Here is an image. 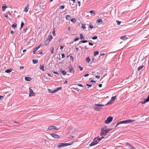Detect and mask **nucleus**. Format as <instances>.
<instances>
[{"instance_id":"1","label":"nucleus","mask_w":149,"mask_h":149,"mask_svg":"<svg viewBox=\"0 0 149 149\" xmlns=\"http://www.w3.org/2000/svg\"><path fill=\"white\" fill-rule=\"evenodd\" d=\"M111 130V128L106 129V127H102L101 128V136H105L109 131Z\"/></svg>"},{"instance_id":"2","label":"nucleus","mask_w":149,"mask_h":149,"mask_svg":"<svg viewBox=\"0 0 149 149\" xmlns=\"http://www.w3.org/2000/svg\"><path fill=\"white\" fill-rule=\"evenodd\" d=\"M104 137H100L98 136L94 139L93 141L90 144V146H92L97 144L98 142L101 140Z\"/></svg>"},{"instance_id":"3","label":"nucleus","mask_w":149,"mask_h":149,"mask_svg":"<svg viewBox=\"0 0 149 149\" xmlns=\"http://www.w3.org/2000/svg\"><path fill=\"white\" fill-rule=\"evenodd\" d=\"M135 120L132 119V120H125L121 121L118 122L117 125L115 126V127H116L119 124H128L132 123Z\"/></svg>"},{"instance_id":"4","label":"nucleus","mask_w":149,"mask_h":149,"mask_svg":"<svg viewBox=\"0 0 149 149\" xmlns=\"http://www.w3.org/2000/svg\"><path fill=\"white\" fill-rule=\"evenodd\" d=\"M73 143L70 142L68 143H60L58 146V148H63L65 146H69L71 145Z\"/></svg>"},{"instance_id":"5","label":"nucleus","mask_w":149,"mask_h":149,"mask_svg":"<svg viewBox=\"0 0 149 149\" xmlns=\"http://www.w3.org/2000/svg\"><path fill=\"white\" fill-rule=\"evenodd\" d=\"M104 105L102 104H95L94 109L97 111H98L102 109V107Z\"/></svg>"},{"instance_id":"6","label":"nucleus","mask_w":149,"mask_h":149,"mask_svg":"<svg viewBox=\"0 0 149 149\" xmlns=\"http://www.w3.org/2000/svg\"><path fill=\"white\" fill-rule=\"evenodd\" d=\"M113 117L111 116L108 117L107 120L105 121V123L106 124H108L111 122L112 120Z\"/></svg>"},{"instance_id":"7","label":"nucleus","mask_w":149,"mask_h":149,"mask_svg":"<svg viewBox=\"0 0 149 149\" xmlns=\"http://www.w3.org/2000/svg\"><path fill=\"white\" fill-rule=\"evenodd\" d=\"M62 89V88L61 87H59L57 88V89H56V90H54L53 91H50V89H48V91L49 93H55L59 90H61Z\"/></svg>"},{"instance_id":"8","label":"nucleus","mask_w":149,"mask_h":149,"mask_svg":"<svg viewBox=\"0 0 149 149\" xmlns=\"http://www.w3.org/2000/svg\"><path fill=\"white\" fill-rule=\"evenodd\" d=\"M29 96H35V94L31 88H29Z\"/></svg>"},{"instance_id":"9","label":"nucleus","mask_w":149,"mask_h":149,"mask_svg":"<svg viewBox=\"0 0 149 149\" xmlns=\"http://www.w3.org/2000/svg\"><path fill=\"white\" fill-rule=\"evenodd\" d=\"M68 69L69 71V72L70 73H74V69L71 65L68 68Z\"/></svg>"},{"instance_id":"10","label":"nucleus","mask_w":149,"mask_h":149,"mask_svg":"<svg viewBox=\"0 0 149 149\" xmlns=\"http://www.w3.org/2000/svg\"><path fill=\"white\" fill-rule=\"evenodd\" d=\"M48 129L49 130H58V129L57 128L54 126H51L49 127L48 128Z\"/></svg>"},{"instance_id":"11","label":"nucleus","mask_w":149,"mask_h":149,"mask_svg":"<svg viewBox=\"0 0 149 149\" xmlns=\"http://www.w3.org/2000/svg\"><path fill=\"white\" fill-rule=\"evenodd\" d=\"M149 101V95L147 97V98L146 99H144L143 100V101L141 102V103L142 104H144L145 103H146L148 102Z\"/></svg>"},{"instance_id":"12","label":"nucleus","mask_w":149,"mask_h":149,"mask_svg":"<svg viewBox=\"0 0 149 149\" xmlns=\"http://www.w3.org/2000/svg\"><path fill=\"white\" fill-rule=\"evenodd\" d=\"M50 135L54 138H58L60 137V136L57 134H52Z\"/></svg>"},{"instance_id":"13","label":"nucleus","mask_w":149,"mask_h":149,"mask_svg":"<svg viewBox=\"0 0 149 149\" xmlns=\"http://www.w3.org/2000/svg\"><path fill=\"white\" fill-rule=\"evenodd\" d=\"M126 144L129 147L130 149H136L134 146H132L131 144L128 143H127Z\"/></svg>"},{"instance_id":"14","label":"nucleus","mask_w":149,"mask_h":149,"mask_svg":"<svg viewBox=\"0 0 149 149\" xmlns=\"http://www.w3.org/2000/svg\"><path fill=\"white\" fill-rule=\"evenodd\" d=\"M52 38L53 37L52 36V35H50L48 37L47 39L48 41L49 42L51 40Z\"/></svg>"},{"instance_id":"15","label":"nucleus","mask_w":149,"mask_h":149,"mask_svg":"<svg viewBox=\"0 0 149 149\" xmlns=\"http://www.w3.org/2000/svg\"><path fill=\"white\" fill-rule=\"evenodd\" d=\"M120 38L121 39H122L123 40H125L127 39L128 38L126 36H124L121 37Z\"/></svg>"},{"instance_id":"16","label":"nucleus","mask_w":149,"mask_h":149,"mask_svg":"<svg viewBox=\"0 0 149 149\" xmlns=\"http://www.w3.org/2000/svg\"><path fill=\"white\" fill-rule=\"evenodd\" d=\"M2 9L3 11H4L7 8V6L5 4H3L2 6Z\"/></svg>"},{"instance_id":"17","label":"nucleus","mask_w":149,"mask_h":149,"mask_svg":"<svg viewBox=\"0 0 149 149\" xmlns=\"http://www.w3.org/2000/svg\"><path fill=\"white\" fill-rule=\"evenodd\" d=\"M40 68L41 70H42L43 71H45V69L44 68V65H41L40 66Z\"/></svg>"},{"instance_id":"18","label":"nucleus","mask_w":149,"mask_h":149,"mask_svg":"<svg viewBox=\"0 0 149 149\" xmlns=\"http://www.w3.org/2000/svg\"><path fill=\"white\" fill-rule=\"evenodd\" d=\"M60 71L61 72L62 74L63 75H66V72H65V71H64V70H62V69H61L60 70Z\"/></svg>"},{"instance_id":"19","label":"nucleus","mask_w":149,"mask_h":149,"mask_svg":"<svg viewBox=\"0 0 149 149\" xmlns=\"http://www.w3.org/2000/svg\"><path fill=\"white\" fill-rule=\"evenodd\" d=\"M25 80L28 81H30L31 80V78L28 77H26L25 78Z\"/></svg>"},{"instance_id":"20","label":"nucleus","mask_w":149,"mask_h":149,"mask_svg":"<svg viewBox=\"0 0 149 149\" xmlns=\"http://www.w3.org/2000/svg\"><path fill=\"white\" fill-rule=\"evenodd\" d=\"M144 66L143 65H141L137 69V71H139L141 70L143 67Z\"/></svg>"},{"instance_id":"21","label":"nucleus","mask_w":149,"mask_h":149,"mask_svg":"<svg viewBox=\"0 0 149 149\" xmlns=\"http://www.w3.org/2000/svg\"><path fill=\"white\" fill-rule=\"evenodd\" d=\"M86 61L87 63H88L91 61L90 58L88 57H86Z\"/></svg>"},{"instance_id":"22","label":"nucleus","mask_w":149,"mask_h":149,"mask_svg":"<svg viewBox=\"0 0 149 149\" xmlns=\"http://www.w3.org/2000/svg\"><path fill=\"white\" fill-rule=\"evenodd\" d=\"M29 5L26 7L24 9V11L25 12H27L28 11L29 8L28 7Z\"/></svg>"},{"instance_id":"23","label":"nucleus","mask_w":149,"mask_h":149,"mask_svg":"<svg viewBox=\"0 0 149 149\" xmlns=\"http://www.w3.org/2000/svg\"><path fill=\"white\" fill-rule=\"evenodd\" d=\"M54 51V48L53 47H52L50 48V53L51 54H52L53 53Z\"/></svg>"},{"instance_id":"24","label":"nucleus","mask_w":149,"mask_h":149,"mask_svg":"<svg viewBox=\"0 0 149 149\" xmlns=\"http://www.w3.org/2000/svg\"><path fill=\"white\" fill-rule=\"evenodd\" d=\"M38 60H36V59H33L32 60L33 63L34 64L36 63H38Z\"/></svg>"},{"instance_id":"25","label":"nucleus","mask_w":149,"mask_h":149,"mask_svg":"<svg viewBox=\"0 0 149 149\" xmlns=\"http://www.w3.org/2000/svg\"><path fill=\"white\" fill-rule=\"evenodd\" d=\"M99 54V52L97 51H95L94 52V56H95Z\"/></svg>"},{"instance_id":"26","label":"nucleus","mask_w":149,"mask_h":149,"mask_svg":"<svg viewBox=\"0 0 149 149\" xmlns=\"http://www.w3.org/2000/svg\"><path fill=\"white\" fill-rule=\"evenodd\" d=\"M24 25V22H22L21 23V26L20 28V29H22V27H23V26Z\"/></svg>"},{"instance_id":"27","label":"nucleus","mask_w":149,"mask_h":149,"mask_svg":"<svg viewBox=\"0 0 149 149\" xmlns=\"http://www.w3.org/2000/svg\"><path fill=\"white\" fill-rule=\"evenodd\" d=\"M52 34H53V35L54 36H56L55 30V28H54L53 29V31H52Z\"/></svg>"},{"instance_id":"28","label":"nucleus","mask_w":149,"mask_h":149,"mask_svg":"<svg viewBox=\"0 0 149 149\" xmlns=\"http://www.w3.org/2000/svg\"><path fill=\"white\" fill-rule=\"evenodd\" d=\"M40 47V46H38V47H35L34 49L33 50L34 51H35L36 52Z\"/></svg>"},{"instance_id":"29","label":"nucleus","mask_w":149,"mask_h":149,"mask_svg":"<svg viewBox=\"0 0 149 149\" xmlns=\"http://www.w3.org/2000/svg\"><path fill=\"white\" fill-rule=\"evenodd\" d=\"M17 27V24H13L12 26V28L13 29H15Z\"/></svg>"},{"instance_id":"30","label":"nucleus","mask_w":149,"mask_h":149,"mask_svg":"<svg viewBox=\"0 0 149 149\" xmlns=\"http://www.w3.org/2000/svg\"><path fill=\"white\" fill-rule=\"evenodd\" d=\"M71 21L73 23L76 22V19L75 18H72L71 19Z\"/></svg>"},{"instance_id":"31","label":"nucleus","mask_w":149,"mask_h":149,"mask_svg":"<svg viewBox=\"0 0 149 149\" xmlns=\"http://www.w3.org/2000/svg\"><path fill=\"white\" fill-rule=\"evenodd\" d=\"M11 71L12 70L11 69H7L5 71V72L7 73H9L11 72Z\"/></svg>"},{"instance_id":"32","label":"nucleus","mask_w":149,"mask_h":149,"mask_svg":"<svg viewBox=\"0 0 149 149\" xmlns=\"http://www.w3.org/2000/svg\"><path fill=\"white\" fill-rule=\"evenodd\" d=\"M87 86L88 87H87L88 88H89V87H91L92 86V85L91 84H86L85 85V86L86 87V86Z\"/></svg>"},{"instance_id":"33","label":"nucleus","mask_w":149,"mask_h":149,"mask_svg":"<svg viewBox=\"0 0 149 149\" xmlns=\"http://www.w3.org/2000/svg\"><path fill=\"white\" fill-rule=\"evenodd\" d=\"M70 17V16L69 15H67L65 16V18L66 20H69Z\"/></svg>"},{"instance_id":"34","label":"nucleus","mask_w":149,"mask_h":149,"mask_svg":"<svg viewBox=\"0 0 149 149\" xmlns=\"http://www.w3.org/2000/svg\"><path fill=\"white\" fill-rule=\"evenodd\" d=\"M116 98V97L115 96H113L111 97V100L112 101H114L115 100Z\"/></svg>"},{"instance_id":"35","label":"nucleus","mask_w":149,"mask_h":149,"mask_svg":"<svg viewBox=\"0 0 149 149\" xmlns=\"http://www.w3.org/2000/svg\"><path fill=\"white\" fill-rule=\"evenodd\" d=\"M102 22V20L101 19H99L97 20V23H100Z\"/></svg>"},{"instance_id":"36","label":"nucleus","mask_w":149,"mask_h":149,"mask_svg":"<svg viewBox=\"0 0 149 149\" xmlns=\"http://www.w3.org/2000/svg\"><path fill=\"white\" fill-rule=\"evenodd\" d=\"M49 43L48 41L46 39L45 41V44L47 45V44H48Z\"/></svg>"},{"instance_id":"37","label":"nucleus","mask_w":149,"mask_h":149,"mask_svg":"<svg viewBox=\"0 0 149 149\" xmlns=\"http://www.w3.org/2000/svg\"><path fill=\"white\" fill-rule=\"evenodd\" d=\"M87 42V41L86 40H82L81 41H80L79 42V43H81L82 42L83 43H84L86 42Z\"/></svg>"},{"instance_id":"38","label":"nucleus","mask_w":149,"mask_h":149,"mask_svg":"<svg viewBox=\"0 0 149 149\" xmlns=\"http://www.w3.org/2000/svg\"><path fill=\"white\" fill-rule=\"evenodd\" d=\"M89 27L91 29H92L93 28V26L92 24L91 23H90L89 24Z\"/></svg>"},{"instance_id":"39","label":"nucleus","mask_w":149,"mask_h":149,"mask_svg":"<svg viewBox=\"0 0 149 149\" xmlns=\"http://www.w3.org/2000/svg\"><path fill=\"white\" fill-rule=\"evenodd\" d=\"M81 27H82V29H85L86 28V27L85 24H82Z\"/></svg>"},{"instance_id":"40","label":"nucleus","mask_w":149,"mask_h":149,"mask_svg":"<svg viewBox=\"0 0 149 149\" xmlns=\"http://www.w3.org/2000/svg\"><path fill=\"white\" fill-rule=\"evenodd\" d=\"M89 13L92 14L94 15L95 12L93 10H91L89 11Z\"/></svg>"},{"instance_id":"41","label":"nucleus","mask_w":149,"mask_h":149,"mask_svg":"<svg viewBox=\"0 0 149 149\" xmlns=\"http://www.w3.org/2000/svg\"><path fill=\"white\" fill-rule=\"evenodd\" d=\"M80 36L81 39H82L84 38V37L82 34H80Z\"/></svg>"},{"instance_id":"42","label":"nucleus","mask_w":149,"mask_h":149,"mask_svg":"<svg viewBox=\"0 0 149 149\" xmlns=\"http://www.w3.org/2000/svg\"><path fill=\"white\" fill-rule=\"evenodd\" d=\"M97 38V36H95L94 37H93L92 38V39L93 40H95V39H96Z\"/></svg>"},{"instance_id":"43","label":"nucleus","mask_w":149,"mask_h":149,"mask_svg":"<svg viewBox=\"0 0 149 149\" xmlns=\"http://www.w3.org/2000/svg\"><path fill=\"white\" fill-rule=\"evenodd\" d=\"M116 22H117L118 25H120L121 23V22L118 20H116Z\"/></svg>"},{"instance_id":"44","label":"nucleus","mask_w":149,"mask_h":149,"mask_svg":"<svg viewBox=\"0 0 149 149\" xmlns=\"http://www.w3.org/2000/svg\"><path fill=\"white\" fill-rule=\"evenodd\" d=\"M78 67L79 68L80 70V71H82V70H83V68L81 67L80 66H78Z\"/></svg>"},{"instance_id":"45","label":"nucleus","mask_w":149,"mask_h":149,"mask_svg":"<svg viewBox=\"0 0 149 149\" xmlns=\"http://www.w3.org/2000/svg\"><path fill=\"white\" fill-rule=\"evenodd\" d=\"M52 72L54 74H58V75L59 74L57 72H55V71H53Z\"/></svg>"},{"instance_id":"46","label":"nucleus","mask_w":149,"mask_h":149,"mask_svg":"<svg viewBox=\"0 0 149 149\" xmlns=\"http://www.w3.org/2000/svg\"><path fill=\"white\" fill-rule=\"evenodd\" d=\"M65 7L63 6H61L60 8L61 9H63Z\"/></svg>"},{"instance_id":"47","label":"nucleus","mask_w":149,"mask_h":149,"mask_svg":"<svg viewBox=\"0 0 149 149\" xmlns=\"http://www.w3.org/2000/svg\"><path fill=\"white\" fill-rule=\"evenodd\" d=\"M79 37L76 38L74 39V41L75 42L77 41L78 40H79Z\"/></svg>"},{"instance_id":"48","label":"nucleus","mask_w":149,"mask_h":149,"mask_svg":"<svg viewBox=\"0 0 149 149\" xmlns=\"http://www.w3.org/2000/svg\"><path fill=\"white\" fill-rule=\"evenodd\" d=\"M112 102V101L111 100H110L108 102L107 104H109L111 103Z\"/></svg>"},{"instance_id":"49","label":"nucleus","mask_w":149,"mask_h":149,"mask_svg":"<svg viewBox=\"0 0 149 149\" xmlns=\"http://www.w3.org/2000/svg\"><path fill=\"white\" fill-rule=\"evenodd\" d=\"M24 67L23 66H21L20 67V70H23L24 69Z\"/></svg>"},{"instance_id":"50","label":"nucleus","mask_w":149,"mask_h":149,"mask_svg":"<svg viewBox=\"0 0 149 149\" xmlns=\"http://www.w3.org/2000/svg\"><path fill=\"white\" fill-rule=\"evenodd\" d=\"M61 55H62V58H64L65 57V55L64 54H62Z\"/></svg>"},{"instance_id":"51","label":"nucleus","mask_w":149,"mask_h":149,"mask_svg":"<svg viewBox=\"0 0 149 149\" xmlns=\"http://www.w3.org/2000/svg\"><path fill=\"white\" fill-rule=\"evenodd\" d=\"M29 29V28L27 27H26V28H25L24 29V30H25V33L26 32V31L27 30Z\"/></svg>"},{"instance_id":"52","label":"nucleus","mask_w":149,"mask_h":149,"mask_svg":"<svg viewBox=\"0 0 149 149\" xmlns=\"http://www.w3.org/2000/svg\"><path fill=\"white\" fill-rule=\"evenodd\" d=\"M88 44L89 45L91 46H93V44L92 42H89L88 43Z\"/></svg>"},{"instance_id":"53","label":"nucleus","mask_w":149,"mask_h":149,"mask_svg":"<svg viewBox=\"0 0 149 149\" xmlns=\"http://www.w3.org/2000/svg\"><path fill=\"white\" fill-rule=\"evenodd\" d=\"M70 58L71 60H72V61L73 60V58L72 56H70Z\"/></svg>"},{"instance_id":"54","label":"nucleus","mask_w":149,"mask_h":149,"mask_svg":"<svg viewBox=\"0 0 149 149\" xmlns=\"http://www.w3.org/2000/svg\"><path fill=\"white\" fill-rule=\"evenodd\" d=\"M73 89H74V90L77 91H79V89L78 88H73Z\"/></svg>"},{"instance_id":"55","label":"nucleus","mask_w":149,"mask_h":149,"mask_svg":"<svg viewBox=\"0 0 149 149\" xmlns=\"http://www.w3.org/2000/svg\"><path fill=\"white\" fill-rule=\"evenodd\" d=\"M64 47L63 46H61L60 47V49L61 50H62L63 49Z\"/></svg>"},{"instance_id":"56","label":"nucleus","mask_w":149,"mask_h":149,"mask_svg":"<svg viewBox=\"0 0 149 149\" xmlns=\"http://www.w3.org/2000/svg\"><path fill=\"white\" fill-rule=\"evenodd\" d=\"M3 96H2L1 95H0V100H1V99H3Z\"/></svg>"},{"instance_id":"57","label":"nucleus","mask_w":149,"mask_h":149,"mask_svg":"<svg viewBox=\"0 0 149 149\" xmlns=\"http://www.w3.org/2000/svg\"><path fill=\"white\" fill-rule=\"evenodd\" d=\"M5 16L7 18V19H8V14H5Z\"/></svg>"},{"instance_id":"58","label":"nucleus","mask_w":149,"mask_h":149,"mask_svg":"<svg viewBox=\"0 0 149 149\" xmlns=\"http://www.w3.org/2000/svg\"><path fill=\"white\" fill-rule=\"evenodd\" d=\"M95 77H96V78L97 79H99V78H100V77L99 76H96Z\"/></svg>"},{"instance_id":"59","label":"nucleus","mask_w":149,"mask_h":149,"mask_svg":"<svg viewBox=\"0 0 149 149\" xmlns=\"http://www.w3.org/2000/svg\"><path fill=\"white\" fill-rule=\"evenodd\" d=\"M88 75H89V74H85L84 75V77H87L88 76Z\"/></svg>"},{"instance_id":"60","label":"nucleus","mask_w":149,"mask_h":149,"mask_svg":"<svg viewBox=\"0 0 149 149\" xmlns=\"http://www.w3.org/2000/svg\"><path fill=\"white\" fill-rule=\"evenodd\" d=\"M102 84H100L98 85V86H99V87H102Z\"/></svg>"},{"instance_id":"61","label":"nucleus","mask_w":149,"mask_h":149,"mask_svg":"<svg viewBox=\"0 0 149 149\" xmlns=\"http://www.w3.org/2000/svg\"><path fill=\"white\" fill-rule=\"evenodd\" d=\"M78 85L79 86H80V87H83V85H82V84H78Z\"/></svg>"},{"instance_id":"62","label":"nucleus","mask_w":149,"mask_h":149,"mask_svg":"<svg viewBox=\"0 0 149 149\" xmlns=\"http://www.w3.org/2000/svg\"><path fill=\"white\" fill-rule=\"evenodd\" d=\"M78 3L79 6H80V4H81L80 2L79 1H78Z\"/></svg>"},{"instance_id":"63","label":"nucleus","mask_w":149,"mask_h":149,"mask_svg":"<svg viewBox=\"0 0 149 149\" xmlns=\"http://www.w3.org/2000/svg\"><path fill=\"white\" fill-rule=\"evenodd\" d=\"M90 82H96L95 81H94L93 80H92Z\"/></svg>"},{"instance_id":"64","label":"nucleus","mask_w":149,"mask_h":149,"mask_svg":"<svg viewBox=\"0 0 149 149\" xmlns=\"http://www.w3.org/2000/svg\"><path fill=\"white\" fill-rule=\"evenodd\" d=\"M78 48H75V51H78Z\"/></svg>"}]
</instances>
